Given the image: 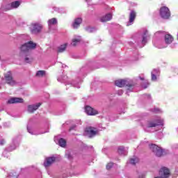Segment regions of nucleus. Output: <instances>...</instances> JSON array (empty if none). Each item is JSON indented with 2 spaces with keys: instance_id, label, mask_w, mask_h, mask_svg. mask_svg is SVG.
I'll return each instance as SVG.
<instances>
[{
  "instance_id": "nucleus-1",
  "label": "nucleus",
  "mask_w": 178,
  "mask_h": 178,
  "mask_svg": "<svg viewBox=\"0 0 178 178\" xmlns=\"http://www.w3.org/2000/svg\"><path fill=\"white\" fill-rule=\"evenodd\" d=\"M115 86L117 87L122 88V87H127V90H131L133 85L129 83V81H127L126 79H118L115 81Z\"/></svg>"
},
{
  "instance_id": "nucleus-2",
  "label": "nucleus",
  "mask_w": 178,
  "mask_h": 178,
  "mask_svg": "<svg viewBox=\"0 0 178 178\" xmlns=\"http://www.w3.org/2000/svg\"><path fill=\"white\" fill-rule=\"evenodd\" d=\"M149 148L151 151L156 155V156H158L159 158H161V156H163V149L161 148V147L152 144L149 145Z\"/></svg>"
},
{
  "instance_id": "nucleus-3",
  "label": "nucleus",
  "mask_w": 178,
  "mask_h": 178,
  "mask_svg": "<svg viewBox=\"0 0 178 178\" xmlns=\"http://www.w3.org/2000/svg\"><path fill=\"white\" fill-rule=\"evenodd\" d=\"M37 47V44L33 42V41H29L24 44H22L20 47L21 52H29L30 49H35Z\"/></svg>"
},
{
  "instance_id": "nucleus-4",
  "label": "nucleus",
  "mask_w": 178,
  "mask_h": 178,
  "mask_svg": "<svg viewBox=\"0 0 178 178\" xmlns=\"http://www.w3.org/2000/svg\"><path fill=\"white\" fill-rule=\"evenodd\" d=\"M159 14L161 17L165 20L170 18V10L166 6H163L160 8Z\"/></svg>"
},
{
  "instance_id": "nucleus-5",
  "label": "nucleus",
  "mask_w": 178,
  "mask_h": 178,
  "mask_svg": "<svg viewBox=\"0 0 178 178\" xmlns=\"http://www.w3.org/2000/svg\"><path fill=\"white\" fill-rule=\"evenodd\" d=\"M85 133L89 138H92V137H95L98 133V129L94 127H88L85 129Z\"/></svg>"
},
{
  "instance_id": "nucleus-6",
  "label": "nucleus",
  "mask_w": 178,
  "mask_h": 178,
  "mask_svg": "<svg viewBox=\"0 0 178 178\" xmlns=\"http://www.w3.org/2000/svg\"><path fill=\"white\" fill-rule=\"evenodd\" d=\"M31 33L32 34H39L42 30V25L39 23L31 24Z\"/></svg>"
},
{
  "instance_id": "nucleus-7",
  "label": "nucleus",
  "mask_w": 178,
  "mask_h": 178,
  "mask_svg": "<svg viewBox=\"0 0 178 178\" xmlns=\"http://www.w3.org/2000/svg\"><path fill=\"white\" fill-rule=\"evenodd\" d=\"M4 78L6 83L9 84V86H15V84H16V81L15 79H13V75L12 74L11 72H8L7 73L4 74Z\"/></svg>"
},
{
  "instance_id": "nucleus-8",
  "label": "nucleus",
  "mask_w": 178,
  "mask_h": 178,
  "mask_svg": "<svg viewBox=\"0 0 178 178\" xmlns=\"http://www.w3.org/2000/svg\"><path fill=\"white\" fill-rule=\"evenodd\" d=\"M159 176L163 178H169L170 176V170L166 167H163L159 171Z\"/></svg>"
},
{
  "instance_id": "nucleus-9",
  "label": "nucleus",
  "mask_w": 178,
  "mask_h": 178,
  "mask_svg": "<svg viewBox=\"0 0 178 178\" xmlns=\"http://www.w3.org/2000/svg\"><path fill=\"white\" fill-rule=\"evenodd\" d=\"M156 126H163V120H155L154 121H148L147 127H156Z\"/></svg>"
},
{
  "instance_id": "nucleus-10",
  "label": "nucleus",
  "mask_w": 178,
  "mask_h": 178,
  "mask_svg": "<svg viewBox=\"0 0 178 178\" xmlns=\"http://www.w3.org/2000/svg\"><path fill=\"white\" fill-rule=\"evenodd\" d=\"M85 112L89 116H95V115H98V111L94 109V108L89 106H86L85 107Z\"/></svg>"
},
{
  "instance_id": "nucleus-11",
  "label": "nucleus",
  "mask_w": 178,
  "mask_h": 178,
  "mask_svg": "<svg viewBox=\"0 0 178 178\" xmlns=\"http://www.w3.org/2000/svg\"><path fill=\"white\" fill-rule=\"evenodd\" d=\"M55 161H56V159L54 156L47 157L46 158L45 161L44 162V166L45 168H48L51 166V165H52V163H54Z\"/></svg>"
},
{
  "instance_id": "nucleus-12",
  "label": "nucleus",
  "mask_w": 178,
  "mask_h": 178,
  "mask_svg": "<svg viewBox=\"0 0 178 178\" xmlns=\"http://www.w3.org/2000/svg\"><path fill=\"white\" fill-rule=\"evenodd\" d=\"M42 105V104L41 103H38L36 105H29L28 106V112L29 113H34V112H35V111H37V109H38V108Z\"/></svg>"
},
{
  "instance_id": "nucleus-13",
  "label": "nucleus",
  "mask_w": 178,
  "mask_h": 178,
  "mask_svg": "<svg viewBox=\"0 0 178 178\" xmlns=\"http://www.w3.org/2000/svg\"><path fill=\"white\" fill-rule=\"evenodd\" d=\"M24 100L20 97H12L8 99L7 104H23Z\"/></svg>"
},
{
  "instance_id": "nucleus-14",
  "label": "nucleus",
  "mask_w": 178,
  "mask_h": 178,
  "mask_svg": "<svg viewBox=\"0 0 178 178\" xmlns=\"http://www.w3.org/2000/svg\"><path fill=\"white\" fill-rule=\"evenodd\" d=\"M81 23H83V19L81 18L75 19L74 23L72 24L73 29H79Z\"/></svg>"
},
{
  "instance_id": "nucleus-15",
  "label": "nucleus",
  "mask_w": 178,
  "mask_h": 178,
  "mask_svg": "<svg viewBox=\"0 0 178 178\" xmlns=\"http://www.w3.org/2000/svg\"><path fill=\"white\" fill-rule=\"evenodd\" d=\"M110 20H112V14L111 13L106 14L100 18V22H102V23H105L106 22H109Z\"/></svg>"
},
{
  "instance_id": "nucleus-16",
  "label": "nucleus",
  "mask_w": 178,
  "mask_h": 178,
  "mask_svg": "<svg viewBox=\"0 0 178 178\" xmlns=\"http://www.w3.org/2000/svg\"><path fill=\"white\" fill-rule=\"evenodd\" d=\"M175 39L173 38V36L170 34H167L165 35V44H172L173 42V40Z\"/></svg>"
},
{
  "instance_id": "nucleus-17",
  "label": "nucleus",
  "mask_w": 178,
  "mask_h": 178,
  "mask_svg": "<svg viewBox=\"0 0 178 178\" xmlns=\"http://www.w3.org/2000/svg\"><path fill=\"white\" fill-rule=\"evenodd\" d=\"M136 16H137V14L136 11L134 10L131 11L129 15V23H133V22H134V20L136 19Z\"/></svg>"
},
{
  "instance_id": "nucleus-18",
  "label": "nucleus",
  "mask_w": 178,
  "mask_h": 178,
  "mask_svg": "<svg viewBox=\"0 0 178 178\" xmlns=\"http://www.w3.org/2000/svg\"><path fill=\"white\" fill-rule=\"evenodd\" d=\"M67 47V43H65L64 44L60 45L58 47V52L59 54H62V52H65V51H66Z\"/></svg>"
},
{
  "instance_id": "nucleus-19",
  "label": "nucleus",
  "mask_w": 178,
  "mask_h": 178,
  "mask_svg": "<svg viewBox=\"0 0 178 178\" xmlns=\"http://www.w3.org/2000/svg\"><path fill=\"white\" fill-rule=\"evenodd\" d=\"M19 6H20V1H15L10 3V8H12V9H16Z\"/></svg>"
},
{
  "instance_id": "nucleus-20",
  "label": "nucleus",
  "mask_w": 178,
  "mask_h": 178,
  "mask_svg": "<svg viewBox=\"0 0 178 178\" xmlns=\"http://www.w3.org/2000/svg\"><path fill=\"white\" fill-rule=\"evenodd\" d=\"M49 26H55V24H58V19L56 18H51L48 20Z\"/></svg>"
},
{
  "instance_id": "nucleus-21",
  "label": "nucleus",
  "mask_w": 178,
  "mask_h": 178,
  "mask_svg": "<svg viewBox=\"0 0 178 178\" xmlns=\"http://www.w3.org/2000/svg\"><path fill=\"white\" fill-rule=\"evenodd\" d=\"M58 145L60 147L65 148V147H66V140L63 138H60L58 141Z\"/></svg>"
},
{
  "instance_id": "nucleus-22",
  "label": "nucleus",
  "mask_w": 178,
  "mask_h": 178,
  "mask_svg": "<svg viewBox=\"0 0 178 178\" xmlns=\"http://www.w3.org/2000/svg\"><path fill=\"white\" fill-rule=\"evenodd\" d=\"M45 76V71L44 70H39L36 73V77H43Z\"/></svg>"
},
{
  "instance_id": "nucleus-23",
  "label": "nucleus",
  "mask_w": 178,
  "mask_h": 178,
  "mask_svg": "<svg viewBox=\"0 0 178 178\" xmlns=\"http://www.w3.org/2000/svg\"><path fill=\"white\" fill-rule=\"evenodd\" d=\"M81 41V39H80V38L72 39V45L73 47H76V45H77V42H80Z\"/></svg>"
},
{
  "instance_id": "nucleus-24",
  "label": "nucleus",
  "mask_w": 178,
  "mask_h": 178,
  "mask_svg": "<svg viewBox=\"0 0 178 178\" xmlns=\"http://www.w3.org/2000/svg\"><path fill=\"white\" fill-rule=\"evenodd\" d=\"M147 31H145L143 37L142 44H143V45H145V44H147Z\"/></svg>"
},
{
  "instance_id": "nucleus-25",
  "label": "nucleus",
  "mask_w": 178,
  "mask_h": 178,
  "mask_svg": "<svg viewBox=\"0 0 178 178\" xmlns=\"http://www.w3.org/2000/svg\"><path fill=\"white\" fill-rule=\"evenodd\" d=\"M130 163L131 165H136V163H138V158L136 157L134 159H131Z\"/></svg>"
},
{
  "instance_id": "nucleus-26",
  "label": "nucleus",
  "mask_w": 178,
  "mask_h": 178,
  "mask_svg": "<svg viewBox=\"0 0 178 178\" xmlns=\"http://www.w3.org/2000/svg\"><path fill=\"white\" fill-rule=\"evenodd\" d=\"M107 170H110V169H112L113 168V163H108L106 166Z\"/></svg>"
},
{
  "instance_id": "nucleus-27",
  "label": "nucleus",
  "mask_w": 178,
  "mask_h": 178,
  "mask_svg": "<svg viewBox=\"0 0 178 178\" xmlns=\"http://www.w3.org/2000/svg\"><path fill=\"white\" fill-rule=\"evenodd\" d=\"M124 151V147H120L118 148V154H119L120 155L123 154Z\"/></svg>"
},
{
  "instance_id": "nucleus-28",
  "label": "nucleus",
  "mask_w": 178,
  "mask_h": 178,
  "mask_svg": "<svg viewBox=\"0 0 178 178\" xmlns=\"http://www.w3.org/2000/svg\"><path fill=\"white\" fill-rule=\"evenodd\" d=\"M10 176H12L13 177H15L17 178L19 177V174L16 173V172H12Z\"/></svg>"
},
{
  "instance_id": "nucleus-29",
  "label": "nucleus",
  "mask_w": 178,
  "mask_h": 178,
  "mask_svg": "<svg viewBox=\"0 0 178 178\" xmlns=\"http://www.w3.org/2000/svg\"><path fill=\"white\" fill-rule=\"evenodd\" d=\"M152 80L153 81H156V75H155L154 74H152Z\"/></svg>"
},
{
  "instance_id": "nucleus-30",
  "label": "nucleus",
  "mask_w": 178,
  "mask_h": 178,
  "mask_svg": "<svg viewBox=\"0 0 178 178\" xmlns=\"http://www.w3.org/2000/svg\"><path fill=\"white\" fill-rule=\"evenodd\" d=\"M118 95H123V90H119Z\"/></svg>"
},
{
  "instance_id": "nucleus-31",
  "label": "nucleus",
  "mask_w": 178,
  "mask_h": 178,
  "mask_svg": "<svg viewBox=\"0 0 178 178\" xmlns=\"http://www.w3.org/2000/svg\"><path fill=\"white\" fill-rule=\"evenodd\" d=\"M0 144L1 145H3L5 144V140L2 139L1 141H0Z\"/></svg>"
},
{
  "instance_id": "nucleus-32",
  "label": "nucleus",
  "mask_w": 178,
  "mask_h": 178,
  "mask_svg": "<svg viewBox=\"0 0 178 178\" xmlns=\"http://www.w3.org/2000/svg\"><path fill=\"white\" fill-rule=\"evenodd\" d=\"M29 60H30V58H29V57H26V58H25V62H26V63H29Z\"/></svg>"
},
{
  "instance_id": "nucleus-33",
  "label": "nucleus",
  "mask_w": 178,
  "mask_h": 178,
  "mask_svg": "<svg viewBox=\"0 0 178 178\" xmlns=\"http://www.w3.org/2000/svg\"><path fill=\"white\" fill-rule=\"evenodd\" d=\"M156 111V112H159V108H157L156 110H155Z\"/></svg>"
},
{
  "instance_id": "nucleus-34",
  "label": "nucleus",
  "mask_w": 178,
  "mask_h": 178,
  "mask_svg": "<svg viewBox=\"0 0 178 178\" xmlns=\"http://www.w3.org/2000/svg\"><path fill=\"white\" fill-rule=\"evenodd\" d=\"M140 79L143 81V80H144V78L140 77Z\"/></svg>"
},
{
  "instance_id": "nucleus-35",
  "label": "nucleus",
  "mask_w": 178,
  "mask_h": 178,
  "mask_svg": "<svg viewBox=\"0 0 178 178\" xmlns=\"http://www.w3.org/2000/svg\"><path fill=\"white\" fill-rule=\"evenodd\" d=\"M0 59H1V56H0Z\"/></svg>"
}]
</instances>
